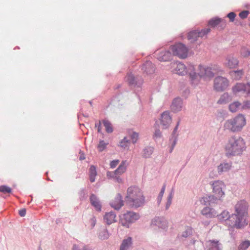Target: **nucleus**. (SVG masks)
<instances>
[{"label": "nucleus", "mask_w": 250, "mask_h": 250, "mask_svg": "<svg viewBox=\"0 0 250 250\" xmlns=\"http://www.w3.org/2000/svg\"><path fill=\"white\" fill-rule=\"evenodd\" d=\"M141 70L144 74H152L154 72L155 67L151 61H146L141 66Z\"/></svg>", "instance_id": "2eb2a0df"}, {"label": "nucleus", "mask_w": 250, "mask_h": 250, "mask_svg": "<svg viewBox=\"0 0 250 250\" xmlns=\"http://www.w3.org/2000/svg\"><path fill=\"white\" fill-rule=\"evenodd\" d=\"M170 49L173 55L177 56L180 58L185 59L188 56V49L182 43H177L171 46Z\"/></svg>", "instance_id": "0eeeda50"}, {"label": "nucleus", "mask_w": 250, "mask_h": 250, "mask_svg": "<svg viewBox=\"0 0 250 250\" xmlns=\"http://www.w3.org/2000/svg\"><path fill=\"white\" fill-rule=\"evenodd\" d=\"M193 71L189 72V76L192 84L197 85L200 79L204 80L210 79L214 76V73L211 67H204L201 65L198 66L199 72H195L194 65H191Z\"/></svg>", "instance_id": "20e7f679"}, {"label": "nucleus", "mask_w": 250, "mask_h": 250, "mask_svg": "<svg viewBox=\"0 0 250 250\" xmlns=\"http://www.w3.org/2000/svg\"><path fill=\"white\" fill-rule=\"evenodd\" d=\"M110 205L116 210H119L124 205L123 197L120 193H118L114 199L110 203Z\"/></svg>", "instance_id": "f3484780"}, {"label": "nucleus", "mask_w": 250, "mask_h": 250, "mask_svg": "<svg viewBox=\"0 0 250 250\" xmlns=\"http://www.w3.org/2000/svg\"><path fill=\"white\" fill-rule=\"evenodd\" d=\"M249 13H250V12L249 11L244 10V11L241 12L239 13V16L241 19H244L248 17Z\"/></svg>", "instance_id": "603ef678"}, {"label": "nucleus", "mask_w": 250, "mask_h": 250, "mask_svg": "<svg viewBox=\"0 0 250 250\" xmlns=\"http://www.w3.org/2000/svg\"><path fill=\"white\" fill-rule=\"evenodd\" d=\"M201 213L203 215L208 218H211L217 215L216 212L214 209L208 207H206L203 208L201 211Z\"/></svg>", "instance_id": "5701e85b"}, {"label": "nucleus", "mask_w": 250, "mask_h": 250, "mask_svg": "<svg viewBox=\"0 0 250 250\" xmlns=\"http://www.w3.org/2000/svg\"><path fill=\"white\" fill-rule=\"evenodd\" d=\"M241 104L239 102H234L229 105V109L232 112H236L241 108Z\"/></svg>", "instance_id": "f704fd0d"}, {"label": "nucleus", "mask_w": 250, "mask_h": 250, "mask_svg": "<svg viewBox=\"0 0 250 250\" xmlns=\"http://www.w3.org/2000/svg\"><path fill=\"white\" fill-rule=\"evenodd\" d=\"M162 137V133L160 129H157L155 130L154 134L153 135V139L156 140L158 138H160Z\"/></svg>", "instance_id": "8fccbe9b"}, {"label": "nucleus", "mask_w": 250, "mask_h": 250, "mask_svg": "<svg viewBox=\"0 0 250 250\" xmlns=\"http://www.w3.org/2000/svg\"><path fill=\"white\" fill-rule=\"evenodd\" d=\"M0 192L3 193H10L12 192V189L6 185H2L0 186Z\"/></svg>", "instance_id": "79ce46f5"}, {"label": "nucleus", "mask_w": 250, "mask_h": 250, "mask_svg": "<svg viewBox=\"0 0 250 250\" xmlns=\"http://www.w3.org/2000/svg\"><path fill=\"white\" fill-rule=\"evenodd\" d=\"M97 174L96 167L92 165L89 169V180L91 183H93L95 180V177Z\"/></svg>", "instance_id": "c756f323"}, {"label": "nucleus", "mask_w": 250, "mask_h": 250, "mask_svg": "<svg viewBox=\"0 0 250 250\" xmlns=\"http://www.w3.org/2000/svg\"><path fill=\"white\" fill-rule=\"evenodd\" d=\"M155 55L157 56V59L160 62H167L171 60L172 55L169 50H165L161 52L157 51L155 52Z\"/></svg>", "instance_id": "4468645a"}, {"label": "nucleus", "mask_w": 250, "mask_h": 250, "mask_svg": "<svg viewBox=\"0 0 250 250\" xmlns=\"http://www.w3.org/2000/svg\"><path fill=\"white\" fill-rule=\"evenodd\" d=\"M221 200V198L215 194H207L202 198L200 202L204 205L213 206L218 204Z\"/></svg>", "instance_id": "9b49d317"}, {"label": "nucleus", "mask_w": 250, "mask_h": 250, "mask_svg": "<svg viewBox=\"0 0 250 250\" xmlns=\"http://www.w3.org/2000/svg\"><path fill=\"white\" fill-rule=\"evenodd\" d=\"M211 185L213 193L221 199L225 194L223 191V188L225 187L224 183L221 181L217 180L213 181Z\"/></svg>", "instance_id": "9d476101"}, {"label": "nucleus", "mask_w": 250, "mask_h": 250, "mask_svg": "<svg viewBox=\"0 0 250 250\" xmlns=\"http://www.w3.org/2000/svg\"><path fill=\"white\" fill-rule=\"evenodd\" d=\"M109 233L106 229H103L99 233V237L101 239H107L109 237Z\"/></svg>", "instance_id": "58836bf2"}, {"label": "nucleus", "mask_w": 250, "mask_h": 250, "mask_svg": "<svg viewBox=\"0 0 250 250\" xmlns=\"http://www.w3.org/2000/svg\"><path fill=\"white\" fill-rule=\"evenodd\" d=\"M229 101V96L227 93H225L223 95H222L220 99L218 101V103L219 104H226L228 103Z\"/></svg>", "instance_id": "e433bc0d"}, {"label": "nucleus", "mask_w": 250, "mask_h": 250, "mask_svg": "<svg viewBox=\"0 0 250 250\" xmlns=\"http://www.w3.org/2000/svg\"><path fill=\"white\" fill-rule=\"evenodd\" d=\"M173 194L174 190L173 189H172L167 198V201L166 205V209L167 210L168 209V208H169L171 204L172 199L173 198Z\"/></svg>", "instance_id": "4c0bfd02"}, {"label": "nucleus", "mask_w": 250, "mask_h": 250, "mask_svg": "<svg viewBox=\"0 0 250 250\" xmlns=\"http://www.w3.org/2000/svg\"><path fill=\"white\" fill-rule=\"evenodd\" d=\"M73 250H91L87 246H84L82 249H79L78 246L74 245Z\"/></svg>", "instance_id": "864d4df0"}, {"label": "nucleus", "mask_w": 250, "mask_h": 250, "mask_svg": "<svg viewBox=\"0 0 250 250\" xmlns=\"http://www.w3.org/2000/svg\"><path fill=\"white\" fill-rule=\"evenodd\" d=\"M151 226L165 229L167 228V222L163 217H155L151 221Z\"/></svg>", "instance_id": "dca6fc26"}, {"label": "nucleus", "mask_w": 250, "mask_h": 250, "mask_svg": "<svg viewBox=\"0 0 250 250\" xmlns=\"http://www.w3.org/2000/svg\"><path fill=\"white\" fill-rule=\"evenodd\" d=\"M217 215L218 216V219L220 220L225 221L229 220L231 222V225L233 227V222L231 218V215H229V212L228 211L224 210L220 214Z\"/></svg>", "instance_id": "a878e982"}, {"label": "nucleus", "mask_w": 250, "mask_h": 250, "mask_svg": "<svg viewBox=\"0 0 250 250\" xmlns=\"http://www.w3.org/2000/svg\"><path fill=\"white\" fill-rule=\"evenodd\" d=\"M236 16V15L234 12H230L227 14L226 17L229 18L230 21L233 22L234 21Z\"/></svg>", "instance_id": "09e8293b"}, {"label": "nucleus", "mask_w": 250, "mask_h": 250, "mask_svg": "<svg viewBox=\"0 0 250 250\" xmlns=\"http://www.w3.org/2000/svg\"><path fill=\"white\" fill-rule=\"evenodd\" d=\"M138 134L135 132H133L130 135V139L131 140L132 143L133 144L137 142L138 139Z\"/></svg>", "instance_id": "a18cd8bd"}, {"label": "nucleus", "mask_w": 250, "mask_h": 250, "mask_svg": "<svg viewBox=\"0 0 250 250\" xmlns=\"http://www.w3.org/2000/svg\"><path fill=\"white\" fill-rule=\"evenodd\" d=\"M182 104L183 101L180 98L177 97L174 99L170 106L171 111L176 113L181 110Z\"/></svg>", "instance_id": "6ab92c4d"}, {"label": "nucleus", "mask_w": 250, "mask_h": 250, "mask_svg": "<svg viewBox=\"0 0 250 250\" xmlns=\"http://www.w3.org/2000/svg\"><path fill=\"white\" fill-rule=\"evenodd\" d=\"M116 174L115 173V172H110V171H107L106 173V176L108 178H115L116 177Z\"/></svg>", "instance_id": "052dcab7"}, {"label": "nucleus", "mask_w": 250, "mask_h": 250, "mask_svg": "<svg viewBox=\"0 0 250 250\" xmlns=\"http://www.w3.org/2000/svg\"><path fill=\"white\" fill-rule=\"evenodd\" d=\"M79 153L81 154L79 157V160L82 161L85 159L84 153L81 150H80Z\"/></svg>", "instance_id": "69168bd1"}, {"label": "nucleus", "mask_w": 250, "mask_h": 250, "mask_svg": "<svg viewBox=\"0 0 250 250\" xmlns=\"http://www.w3.org/2000/svg\"><path fill=\"white\" fill-rule=\"evenodd\" d=\"M126 79L129 86L132 87H140L143 84V80L141 77H135L131 73L127 75Z\"/></svg>", "instance_id": "f8f14e48"}, {"label": "nucleus", "mask_w": 250, "mask_h": 250, "mask_svg": "<svg viewBox=\"0 0 250 250\" xmlns=\"http://www.w3.org/2000/svg\"><path fill=\"white\" fill-rule=\"evenodd\" d=\"M246 123L244 116L240 114L234 118L227 120L224 124V128L231 132H238L242 129Z\"/></svg>", "instance_id": "39448f33"}, {"label": "nucleus", "mask_w": 250, "mask_h": 250, "mask_svg": "<svg viewBox=\"0 0 250 250\" xmlns=\"http://www.w3.org/2000/svg\"><path fill=\"white\" fill-rule=\"evenodd\" d=\"M246 96L248 98H250V83H248V86L246 92Z\"/></svg>", "instance_id": "e2e57ef3"}, {"label": "nucleus", "mask_w": 250, "mask_h": 250, "mask_svg": "<svg viewBox=\"0 0 250 250\" xmlns=\"http://www.w3.org/2000/svg\"><path fill=\"white\" fill-rule=\"evenodd\" d=\"M250 246V241L248 240L242 242L238 246V250H247Z\"/></svg>", "instance_id": "c9c22d12"}, {"label": "nucleus", "mask_w": 250, "mask_h": 250, "mask_svg": "<svg viewBox=\"0 0 250 250\" xmlns=\"http://www.w3.org/2000/svg\"><path fill=\"white\" fill-rule=\"evenodd\" d=\"M89 200L91 205L94 207V208L98 211H101L102 205L98 197L94 194H91Z\"/></svg>", "instance_id": "412c9836"}, {"label": "nucleus", "mask_w": 250, "mask_h": 250, "mask_svg": "<svg viewBox=\"0 0 250 250\" xmlns=\"http://www.w3.org/2000/svg\"><path fill=\"white\" fill-rule=\"evenodd\" d=\"M241 54L244 57H247L250 55V51L245 47H242Z\"/></svg>", "instance_id": "c03bdc74"}, {"label": "nucleus", "mask_w": 250, "mask_h": 250, "mask_svg": "<svg viewBox=\"0 0 250 250\" xmlns=\"http://www.w3.org/2000/svg\"><path fill=\"white\" fill-rule=\"evenodd\" d=\"M86 193L84 188L81 189L79 192V196L81 200H83L86 199Z\"/></svg>", "instance_id": "de8ad7c7"}, {"label": "nucleus", "mask_w": 250, "mask_h": 250, "mask_svg": "<svg viewBox=\"0 0 250 250\" xmlns=\"http://www.w3.org/2000/svg\"><path fill=\"white\" fill-rule=\"evenodd\" d=\"M231 167V165L229 163H223L220 164L217 167L218 172L219 174L223 172H226L229 170Z\"/></svg>", "instance_id": "c85d7f7f"}, {"label": "nucleus", "mask_w": 250, "mask_h": 250, "mask_svg": "<svg viewBox=\"0 0 250 250\" xmlns=\"http://www.w3.org/2000/svg\"><path fill=\"white\" fill-rule=\"evenodd\" d=\"M125 202L133 208H138L144 205L145 197L141 190L136 186H131L127 189Z\"/></svg>", "instance_id": "f03ea898"}, {"label": "nucleus", "mask_w": 250, "mask_h": 250, "mask_svg": "<svg viewBox=\"0 0 250 250\" xmlns=\"http://www.w3.org/2000/svg\"><path fill=\"white\" fill-rule=\"evenodd\" d=\"M126 168V161H123L118 167L114 171L116 175H121L125 172Z\"/></svg>", "instance_id": "cd10ccee"}, {"label": "nucleus", "mask_w": 250, "mask_h": 250, "mask_svg": "<svg viewBox=\"0 0 250 250\" xmlns=\"http://www.w3.org/2000/svg\"><path fill=\"white\" fill-rule=\"evenodd\" d=\"M227 25L226 20L224 19L215 17L210 19L208 21V25L214 28L217 26L219 30H223Z\"/></svg>", "instance_id": "1a4fd4ad"}, {"label": "nucleus", "mask_w": 250, "mask_h": 250, "mask_svg": "<svg viewBox=\"0 0 250 250\" xmlns=\"http://www.w3.org/2000/svg\"><path fill=\"white\" fill-rule=\"evenodd\" d=\"M162 198H163V197L162 196H160L159 195H158V197H157V203L158 205H159L162 200Z\"/></svg>", "instance_id": "774afa93"}, {"label": "nucleus", "mask_w": 250, "mask_h": 250, "mask_svg": "<svg viewBox=\"0 0 250 250\" xmlns=\"http://www.w3.org/2000/svg\"><path fill=\"white\" fill-rule=\"evenodd\" d=\"M129 141V140H128L126 137H124V138L120 142V146L121 147H125L127 145H122V143H125V144L126 143H128Z\"/></svg>", "instance_id": "bf43d9fd"}, {"label": "nucleus", "mask_w": 250, "mask_h": 250, "mask_svg": "<svg viewBox=\"0 0 250 250\" xmlns=\"http://www.w3.org/2000/svg\"><path fill=\"white\" fill-rule=\"evenodd\" d=\"M250 108V101H246L244 102L243 104H241V108L242 109H246Z\"/></svg>", "instance_id": "3c124183"}, {"label": "nucleus", "mask_w": 250, "mask_h": 250, "mask_svg": "<svg viewBox=\"0 0 250 250\" xmlns=\"http://www.w3.org/2000/svg\"><path fill=\"white\" fill-rule=\"evenodd\" d=\"M210 245L209 250H222V244L218 241L210 240Z\"/></svg>", "instance_id": "2f4dec72"}, {"label": "nucleus", "mask_w": 250, "mask_h": 250, "mask_svg": "<svg viewBox=\"0 0 250 250\" xmlns=\"http://www.w3.org/2000/svg\"><path fill=\"white\" fill-rule=\"evenodd\" d=\"M192 233V229L190 227H188L187 228V229H186V230L184 231L183 232L182 234V236L183 237L187 238L188 236H189L190 235H191Z\"/></svg>", "instance_id": "37998d69"}, {"label": "nucleus", "mask_w": 250, "mask_h": 250, "mask_svg": "<svg viewBox=\"0 0 250 250\" xmlns=\"http://www.w3.org/2000/svg\"><path fill=\"white\" fill-rule=\"evenodd\" d=\"M198 38H199L198 30H193L188 33V40L191 41V42L196 41Z\"/></svg>", "instance_id": "72a5a7b5"}, {"label": "nucleus", "mask_w": 250, "mask_h": 250, "mask_svg": "<svg viewBox=\"0 0 250 250\" xmlns=\"http://www.w3.org/2000/svg\"><path fill=\"white\" fill-rule=\"evenodd\" d=\"M26 210L25 208H22L19 210V213L21 217L25 216L26 214Z\"/></svg>", "instance_id": "680f3d73"}, {"label": "nucleus", "mask_w": 250, "mask_h": 250, "mask_svg": "<svg viewBox=\"0 0 250 250\" xmlns=\"http://www.w3.org/2000/svg\"><path fill=\"white\" fill-rule=\"evenodd\" d=\"M230 75L233 79L238 80H240L244 75V71L243 69L231 71L230 72Z\"/></svg>", "instance_id": "bb28decb"}, {"label": "nucleus", "mask_w": 250, "mask_h": 250, "mask_svg": "<svg viewBox=\"0 0 250 250\" xmlns=\"http://www.w3.org/2000/svg\"><path fill=\"white\" fill-rule=\"evenodd\" d=\"M171 122V118L169 115V112L167 111L164 112L161 116V124L163 128H167Z\"/></svg>", "instance_id": "a211bd4d"}, {"label": "nucleus", "mask_w": 250, "mask_h": 250, "mask_svg": "<svg viewBox=\"0 0 250 250\" xmlns=\"http://www.w3.org/2000/svg\"><path fill=\"white\" fill-rule=\"evenodd\" d=\"M179 124H180V120H179L177 122L176 125L175 126V127L174 128V129H173V130L172 131V133L171 134V136L172 137H174V136L178 137V134H176V132H177V129L178 128V126H179Z\"/></svg>", "instance_id": "6e6d98bb"}, {"label": "nucleus", "mask_w": 250, "mask_h": 250, "mask_svg": "<svg viewBox=\"0 0 250 250\" xmlns=\"http://www.w3.org/2000/svg\"><path fill=\"white\" fill-rule=\"evenodd\" d=\"M89 222L90 223V226L91 228H93L96 224V219L95 217H92L89 220Z\"/></svg>", "instance_id": "13d9d810"}, {"label": "nucleus", "mask_w": 250, "mask_h": 250, "mask_svg": "<svg viewBox=\"0 0 250 250\" xmlns=\"http://www.w3.org/2000/svg\"><path fill=\"white\" fill-rule=\"evenodd\" d=\"M119 162V160H114L111 161V162L110 163V167L112 168H115L117 166V165L118 164Z\"/></svg>", "instance_id": "4d7b16f0"}, {"label": "nucleus", "mask_w": 250, "mask_h": 250, "mask_svg": "<svg viewBox=\"0 0 250 250\" xmlns=\"http://www.w3.org/2000/svg\"><path fill=\"white\" fill-rule=\"evenodd\" d=\"M116 214L114 211H110L106 213L104 217V219L106 223L109 225L112 223L116 222Z\"/></svg>", "instance_id": "b1692460"}, {"label": "nucleus", "mask_w": 250, "mask_h": 250, "mask_svg": "<svg viewBox=\"0 0 250 250\" xmlns=\"http://www.w3.org/2000/svg\"><path fill=\"white\" fill-rule=\"evenodd\" d=\"M202 223L203 225H204V226H208L209 224L210 221H209L208 220H206L204 221H202Z\"/></svg>", "instance_id": "338daca9"}, {"label": "nucleus", "mask_w": 250, "mask_h": 250, "mask_svg": "<svg viewBox=\"0 0 250 250\" xmlns=\"http://www.w3.org/2000/svg\"><path fill=\"white\" fill-rule=\"evenodd\" d=\"M140 218L138 213L132 211H127L126 213L120 216V223L127 228L129 227L130 224L134 223Z\"/></svg>", "instance_id": "423d86ee"}, {"label": "nucleus", "mask_w": 250, "mask_h": 250, "mask_svg": "<svg viewBox=\"0 0 250 250\" xmlns=\"http://www.w3.org/2000/svg\"><path fill=\"white\" fill-rule=\"evenodd\" d=\"M166 184H164L163 185V186L162 187L161 189V191L159 194L158 195L160 196H163V195L165 193V189H166Z\"/></svg>", "instance_id": "0e129e2a"}, {"label": "nucleus", "mask_w": 250, "mask_h": 250, "mask_svg": "<svg viewBox=\"0 0 250 250\" xmlns=\"http://www.w3.org/2000/svg\"><path fill=\"white\" fill-rule=\"evenodd\" d=\"M108 143H106L104 140H100L98 145V149L99 152H102L106 147Z\"/></svg>", "instance_id": "a19ab883"}, {"label": "nucleus", "mask_w": 250, "mask_h": 250, "mask_svg": "<svg viewBox=\"0 0 250 250\" xmlns=\"http://www.w3.org/2000/svg\"><path fill=\"white\" fill-rule=\"evenodd\" d=\"M102 122L107 133H111L113 131V128L110 121L108 120L104 119Z\"/></svg>", "instance_id": "473e14b6"}, {"label": "nucleus", "mask_w": 250, "mask_h": 250, "mask_svg": "<svg viewBox=\"0 0 250 250\" xmlns=\"http://www.w3.org/2000/svg\"><path fill=\"white\" fill-rule=\"evenodd\" d=\"M132 245V238L128 237L126 239H125L122 241L120 246V250H128L129 248Z\"/></svg>", "instance_id": "393cba45"}, {"label": "nucleus", "mask_w": 250, "mask_h": 250, "mask_svg": "<svg viewBox=\"0 0 250 250\" xmlns=\"http://www.w3.org/2000/svg\"><path fill=\"white\" fill-rule=\"evenodd\" d=\"M246 148L245 143L242 138L239 136H232L226 146V156L229 158L240 155Z\"/></svg>", "instance_id": "7ed1b4c3"}, {"label": "nucleus", "mask_w": 250, "mask_h": 250, "mask_svg": "<svg viewBox=\"0 0 250 250\" xmlns=\"http://www.w3.org/2000/svg\"><path fill=\"white\" fill-rule=\"evenodd\" d=\"M154 151V147L152 146H146L143 149L142 156L145 158H150Z\"/></svg>", "instance_id": "7c9ffc66"}, {"label": "nucleus", "mask_w": 250, "mask_h": 250, "mask_svg": "<svg viewBox=\"0 0 250 250\" xmlns=\"http://www.w3.org/2000/svg\"><path fill=\"white\" fill-rule=\"evenodd\" d=\"M248 205L245 200L239 201L235 206V213L232 214L231 218L233 222V227L241 229L246 226L248 222L246 220Z\"/></svg>", "instance_id": "f257e3e1"}, {"label": "nucleus", "mask_w": 250, "mask_h": 250, "mask_svg": "<svg viewBox=\"0 0 250 250\" xmlns=\"http://www.w3.org/2000/svg\"><path fill=\"white\" fill-rule=\"evenodd\" d=\"M229 81L225 77L217 76L214 80L213 88L217 92L225 91L229 86Z\"/></svg>", "instance_id": "6e6552de"}, {"label": "nucleus", "mask_w": 250, "mask_h": 250, "mask_svg": "<svg viewBox=\"0 0 250 250\" xmlns=\"http://www.w3.org/2000/svg\"><path fill=\"white\" fill-rule=\"evenodd\" d=\"M169 141L171 142V146L174 147L177 142V137L171 136V138L169 139Z\"/></svg>", "instance_id": "5fc2aeb1"}, {"label": "nucleus", "mask_w": 250, "mask_h": 250, "mask_svg": "<svg viewBox=\"0 0 250 250\" xmlns=\"http://www.w3.org/2000/svg\"><path fill=\"white\" fill-rule=\"evenodd\" d=\"M248 86V83L247 84L243 83H237L232 87V90L233 94L235 95L240 92L245 94Z\"/></svg>", "instance_id": "aec40b11"}, {"label": "nucleus", "mask_w": 250, "mask_h": 250, "mask_svg": "<svg viewBox=\"0 0 250 250\" xmlns=\"http://www.w3.org/2000/svg\"><path fill=\"white\" fill-rule=\"evenodd\" d=\"M176 67L175 68V72L176 74L179 75H184L185 74L188 73L189 74V72L193 71L191 65H189L188 68H187L185 65L180 62H175Z\"/></svg>", "instance_id": "ddd939ff"}, {"label": "nucleus", "mask_w": 250, "mask_h": 250, "mask_svg": "<svg viewBox=\"0 0 250 250\" xmlns=\"http://www.w3.org/2000/svg\"><path fill=\"white\" fill-rule=\"evenodd\" d=\"M239 61L237 59L233 56V55H228L226 59L225 62L226 66L229 68H235L238 64Z\"/></svg>", "instance_id": "4be33fe9"}, {"label": "nucleus", "mask_w": 250, "mask_h": 250, "mask_svg": "<svg viewBox=\"0 0 250 250\" xmlns=\"http://www.w3.org/2000/svg\"><path fill=\"white\" fill-rule=\"evenodd\" d=\"M191 244L193 245H198V246L200 247L199 249H196L195 248V250H203V249H204L203 243L201 241L192 239L190 240V242L189 243V245H191Z\"/></svg>", "instance_id": "ea45409f"}, {"label": "nucleus", "mask_w": 250, "mask_h": 250, "mask_svg": "<svg viewBox=\"0 0 250 250\" xmlns=\"http://www.w3.org/2000/svg\"><path fill=\"white\" fill-rule=\"evenodd\" d=\"M210 30L209 28L204 29L201 31L198 30V33L199 34V37H203L206 35L208 33L210 32Z\"/></svg>", "instance_id": "49530a36"}]
</instances>
